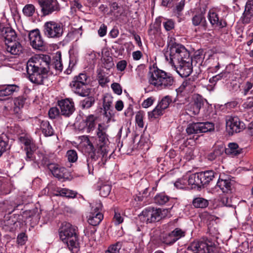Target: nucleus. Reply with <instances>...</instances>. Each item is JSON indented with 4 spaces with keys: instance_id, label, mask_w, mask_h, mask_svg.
Here are the masks:
<instances>
[{
    "instance_id": "5fc2aeb1",
    "label": "nucleus",
    "mask_w": 253,
    "mask_h": 253,
    "mask_svg": "<svg viewBox=\"0 0 253 253\" xmlns=\"http://www.w3.org/2000/svg\"><path fill=\"white\" fill-rule=\"evenodd\" d=\"M253 86V78H252L250 81L247 82L243 86V93L244 95H246L248 92Z\"/></svg>"
},
{
    "instance_id": "8fccbe9b",
    "label": "nucleus",
    "mask_w": 253,
    "mask_h": 253,
    "mask_svg": "<svg viewBox=\"0 0 253 253\" xmlns=\"http://www.w3.org/2000/svg\"><path fill=\"white\" fill-rule=\"evenodd\" d=\"M113 102V98L107 94L104 96L103 107L104 110L109 111Z\"/></svg>"
},
{
    "instance_id": "6e6552de",
    "label": "nucleus",
    "mask_w": 253,
    "mask_h": 253,
    "mask_svg": "<svg viewBox=\"0 0 253 253\" xmlns=\"http://www.w3.org/2000/svg\"><path fill=\"white\" fill-rule=\"evenodd\" d=\"M64 28L60 23L53 21L45 22L43 25V33L48 38L58 39L62 37Z\"/></svg>"
},
{
    "instance_id": "412c9836",
    "label": "nucleus",
    "mask_w": 253,
    "mask_h": 253,
    "mask_svg": "<svg viewBox=\"0 0 253 253\" xmlns=\"http://www.w3.org/2000/svg\"><path fill=\"white\" fill-rule=\"evenodd\" d=\"M19 90V86L15 84H6L0 87V100H6L5 97L11 95L14 92H17Z\"/></svg>"
},
{
    "instance_id": "e433bc0d",
    "label": "nucleus",
    "mask_w": 253,
    "mask_h": 253,
    "mask_svg": "<svg viewBox=\"0 0 253 253\" xmlns=\"http://www.w3.org/2000/svg\"><path fill=\"white\" fill-rule=\"evenodd\" d=\"M192 203L194 207L196 208H205L209 205L208 201L201 197L195 198L193 200Z\"/></svg>"
},
{
    "instance_id": "bf43d9fd",
    "label": "nucleus",
    "mask_w": 253,
    "mask_h": 253,
    "mask_svg": "<svg viewBox=\"0 0 253 253\" xmlns=\"http://www.w3.org/2000/svg\"><path fill=\"white\" fill-rule=\"evenodd\" d=\"M98 80L99 84L102 86L105 85L109 81L108 79L101 73H99L98 75Z\"/></svg>"
},
{
    "instance_id": "20e7f679",
    "label": "nucleus",
    "mask_w": 253,
    "mask_h": 253,
    "mask_svg": "<svg viewBox=\"0 0 253 253\" xmlns=\"http://www.w3.org/2000/svg\"><path fill=\"white\" fill-rule=\"evenodd\" d=\"M174 81L171 74L158 68L154 69L149 73V83L159 90L169 88Z\"/></svg>"
},
{
    "instance_id": "69168bd1",
    "label": "nucleus",
    "mask_w": 253,
    "mask_h": 253,
    "mask_svg": "<svg viewBox=\"0 0 253 253\" xmlns=\"http://www.w3.org/2000/svg\"><path fill=\"white\" fill-rule=\"evenodd\" d=\"M111 87L113 90L114 92L120 95L122 93V89L120 85L118 83H113L111 85Z\"/></svg>"
},
{
    "instance_id": "58836bf2",
    "label": "nucleus",
    "mask_w": 253,
    "mask_h": 253,
    "mask_svg": "<svg viewBox=\"0 0 253 253\" xmlns=\"http://www.w3.org/2000/svg\"><path fill=\"white\" fill-rule=\"evenodd\" d=\"M169 200V197L164 193L157 194L154 198V202L158 205L165 204Z\"/></svg>"
},
{
    "instance_id": "0e129e2a",
    "label": "nucleus",
    "mask_w": 253,
    "mask_h": 253,
    "mask_svg": "<svg viewBox=\"0 0 253 253\" xmlns=\"http://www.w3.org/2000/svg\"><path fill=\"white\" fill-rule=\"evenodd\" d=\"M163 25L167 31H170L174 28V23L172 20H168L163 23Z\"/></svg>"
},
{
    "instance_id": "4c0bfd02",
    "label": "nucleus",
    "mask_w": 253,
    "mask_h": 253,
    "mask_svg": "<svg viewBox=\"0 0 253 253\" xmlns=\"http://www.w3.org/2000/svg\"><path fill=\"white\" fill-rule=\"evenodd\" d=\"M185 110L188 115L193 116L198 114L200 109L191 101L185 106Z\"/></svg>"
},
{
    "instance_id": "ddd939ff",
    "label": "nucleus",
    "mask_w": 253,
    "mask_h": 253,
    "mask_svg": "<svg viewBox=\"0 0 253 253\" xmlns=\"http://www.w3.org/2000/svg\"><path fill=\"white\" fill-rule=\"evenodd\" d=\"M171 101L172 98L171 96L166 95L164 97L155 109L152 111L149 112V118L150 119L157 118L159 116L162 115L164 110L168 108Z\"/></svg>"
},
{
    "instance_id": "052dcab7",
    "label": "nucleus",
    "mask_w": 253,
    "mask_h": 253,
    "mask_svg": "<svg viewBox=\"0 0 253 253\" xmlns=\"http://www.w3.org/2000/svg\"><path fill=\"white\" fill-rule=\"evenodd\" d=\"M127 66V62L125 60H122L119 61L116 67L119 71H124L126 68Z\"/></svg>"
},
{
    "instance_id": "c85d7f7f",
    "label": "nucleus",
    "mask_w": 253,
    "mask_h": 253,
    "mask_svg": "<svg viewBox=\"0 0 253 253\" xmlns=\"http://www.w3.org/2000/svg\"><path fill=\"white\" fill-rule=\"evenodd\" d=\"M10 148L9 143V138L5 133L0 134V157L2 154L8 150Z\"/></svg>"
},
{
    "instance_id": "7ed1b4c3",
    "label": "nucleus",
    "mask_w": 253,
    "mask_h": 253,
    "mask_svg": "<svg viewBox=\"0 0 253 253\" xmlns=\"http://www.w3.org/2000/svg\"><path fill=\"white\" fill-rule=\"evenodd\" d=\"M60 239L73 252H76L79 247L78 227L69 222H63L59 229Z\"/></svg>"
},
{
    "instance_id": "9d476101",
    "label": "nucleus",
    "mask_w": 253,
    "mask_h": 253,
    "mask_svg": "<svg viewBox=\"0 0 253 253\" xmlns=\"http://www.w3.org/2000/svg\"><path fill=\"white\" fill-rule=\"evenodd\" d=\"M214 129V125L212 123L198 122L189 124L186 128V132L188 134H192L211 131Z\"/></svg>"
},
{
    "instance_id": "4be33fe9",
    "label": "nucleus",
    "mask_w": 253,
    "mask_h": 253,
    "mask_svg": "<svg viewBox=\"0 0 253 253\" xmlns=\"http://www.w3.org/2000/svg\"><path fill=\"white\" fill-rule=\"evenodd\" d=\"M187 174L188 184L191 186V188H200L203 186L200 172Z\"/></svg>"
},
{
    "instance_id": "13d9d810",
    "label": "nucleus",
    "mask_w": 253,
    "mask_h": 253,
    "mask_svg": "<svg viewBox=\"0 0 253 253\" xmlns=\"http://www.w3.org/2000/svg\"><path fill=\"white\" fill-rule=\"evenodd\" d=\"M135 121L138 126L142 128L144 126L143 124V116L140 113H138L135 116Z\"/></svg>"
},
{
    "instance_id": "c9c22d12",
    "label": "nucleus",
    "mask_w": 253,
    "mask_h": 253,
    "mask_svg": "<svg viewBox=\"0 0 253 253\" xmlns=\"http://www.w3.org/2000/svg\"><path fill=\"white\" fill-rule=\"evenodd\" d=\"M25 102V98L22 96H19L14 99V112L15 113L18 114L20 113L21 109L24 106Z\"/></svg>"
},
{
    "instance_id": "f704fd0d",
    "label": "nucleus",
    "mask_w": 253,
    "mask_h": 253,
    "mask_svg": "<svg viewBox=\"0 0 253 253\" xmlns=\"http://www.w3.org/2000/svg\"><path fill=\"white\" fill-rule=\"evenodd\" d=\"M203 185L208 184L214 177V172L212 170H207L200 172Z\"/></svg>"
},
{
    "instance_id": "b1692460",
    "label": "nucleus",
    "mask_w": 253,
    "mask_h": 253,
    "mask_svg": "<svg viewBox=\"0 0 253 253\" xmlns=\"http://www.w3.org/2000/svg\"><path fill=\"white\" fill-rule=\"evenodd\" d=\"M253 20V0H249L246 3L243 13V20L244 23H248Z\"/></svg>"
},
{
    "instance_id": "de8ad7c7",
    "label": "nucleus",
    "mask_w": 253,
    "mask_h": 253,
    "mask_svg": "<svg viewBox=\"0 0 253 253\" xmlns=\"http://www.w3.org/2000/svg\"><path fill=\"white\" fill-rule=\"evenodd\" d=\"M187 174L183 176V177L178 179L175 183L174 186L179 189L185 188L188 184Z\"/></svg>"
},
{
    "instance_id": "49530a36",
    "label": "nucleus",
    "mask_w": 253,
    "mask_h": 253,
    "mask_svg": "<svg viewBox=\"0 0 253 253\" xmlns=\"http://www.w3.org/2000/svg\"><path fill=\"white\" fill-rule=\"evenodd\" d=\"M122 245L121 242H117L110 245L106 251L105 253H120Z\"/></svg>"
},
{
    "instance_id": "7c9ffc66",
    "label": "nucleus",
    "mask_w": 253,
    "mask_h": 253,
    "mask_svg": "<svg viewBox=\"0 0 253 253\" xmlns=\"http://www.w3.org/2000/svg\"><path fill=\"white\" fill-rule=\"evenodd\" d=\"M41 128L42 133L45 136H51L54 134V130L47 121H42L41 122Z\"/></svg>"
},
{
    "instance_id": "680f3d73",
    "label": "nucleus",
    "mask_w": 253,
    "mask_h": 253,
    "mask_svg": "<svg viewBox=\"0 0 253 253\" xmlns=\"http://www.w3.org/2000/svg\"><path fill=\"white\" fill-rule=\"evenodd\" d=\"M50 66H52L55 70L59 72H61L63 69V66L60 59H56Z\"/></svg>"
},
{
    "instance_id": "473e14b6",
    "label": "nucleus",
    "mask_w": 253,
    "mask_h": 253,
    "mask_svg": "<svg viewBox=\"0 0 253 253\" xmlns=\"http://www.w3.org/2000/svg\"><path fill=\"white\" fill-rule=\"evenodd\" d=\"M192 21L193 25L195 26L200 25L204 29L206 28L207 21L202 13L195 15L192 18Z\"/></svg>"
},
{
    "instance_id": "f3484780",
    "label": "nucleus",
    "mask_w": 253,
    "mask_h": 253,
    "mask_svg": "<svg viewBox=\"0 0 253 253\" xmlns=\"http://www.w3.org/2000/svg\"><path fill=\"white\" fill-rule=\"evenodd\" d=\"M197 83L194 77H190L185 80L181 85L176 89L177 94L183 93H191L195 90Z\"/></svg>"
},
{
    "instance_id": "e2e57ef3",
    "label": "nucleus",
    "mask_w": 253,
    "mask_h": 253,
    "mask_svg": "<svg viewBox=\"0 0 253 253\" xmlns=\"http://www.w3.org/2000/svg\"><path fill=\"white\" fill-rule=\"evenodd\" d=\"M194 157V150L193 148H188L185 155V158L187 161H190Z\"/></svg>"
},
{
    "instance_id": "a19ab883",
    "label": "nucleus",
    "mask_w": 253,
    "mask_h": 253,
    "mask_svg": "<svg viewBox=\"0 0 253 253\" xmlns=\"http://www.w3.org/2000/svg\"><path fill=\"white\" fill-rule=\"evenodd\" d=\"M17 222V220L15 217L12 216L9 218L4 221V228L6 230L12 231L15 228V224Z\"/></svg>"
},
{
    "instance_id": "6e6d98bb",
    "label": "nucleus",
    "mask_w": 253,
    "mask_h": 253,
    "mask_svg": "<svg viewBox=\"0 0 253 253\" xmlns=\"http://www.w3.org/2000/svg\"><path fill=\"white\" fill-rule=\"evenodd\" d=\"M113 220L116 224H120L124 221V216L119 211H115Z\"/></svg>"
},
{
    "instance_id": "37998d69",
    "label": "nucleus",
    "mask_w": 253,
    "mask_h": 253,
    "mask_svg": "<svg viewBox=\"0 0 253 253\" xmlns=\"http://www.w3.org/2000/svg\"><path fill=\"white\" fill-rule=\"evenodd\" d=\"M23 13L26 16L30 17L35 12V7L33 4H26L23 8Z\"/></svg>"
},
{
    "instance_id": "603ef678",
    "label": "nucleus",
    "mask_w": 253,
    "mask_h": 253,
    "mask_svg": "<svg viewBox=\"0 0 253 253\" xmlns=\"http://www.w3.org/2000/svg\"><path fill=\"white\" fill-rule=\"evenodd\" d=\"M111 190V187L109 184H103L99 189L100 195L103 197H107Z\"/></svg>"
},
{
    "instance_id": "4468645a",
    "label": "nucleus",
    "mask_w": 253,
    "mask_h": 253,
    "mask_svg": "<svg viewBox=\"0 0 253 253\" xmlns=\"http://www.w3.org/2000/svg\"><path fill=\"white\" fill-rule=\"evenodd\" d=\"M102 208V205L100 202L96 203L94 207L92 206L91 211L89 213L87 219L89 224L96 226L102 220L103 215L100 212Z\"/></svg>"
},
{
    "instance_id": "bb28decb",
    "label": "nucleus",
    "mask_w": 253,
    "mask_h": 253,
    "mask_svg": "<svg viewBox=\"0 0 253 253\" xmlns=\"http://www.w3.org/2000/svg\"><path fill=\"white\" fill-rule=\"evenodd\" d=\"M6 50L13 55H18L21 53L22 47L18 42H6Z\"/></svg>"
},
{
    "instance_id": "f257e3e1",
    "label": "nucleus",
    "mask_w": 253,
    "mask_h": 253,
    "mask_svg": "<svg viewBox=\"0 0 253 253\" xmlns=\"http://www.w3.org/2000/svg\"><path fill=\"white\" fill-rule=\"evenodd\" d=\"M168 45L169 51L165 54L166 60L180 77L189 76L193 71L192 60L189 52L183 45L176 43L172 37H169Z\"/></svg>"
},
{
    "instance_id": "a211bd4d",
    "label": "nucleus",
    "mask_w": 253,
    "mask_h": 253,
    "mask_svg": "<svg viewBox=\"0 0 253 253\" xmlns=\"http://www.w3.org/2000/svg\"><path fill=\"white\" fill-rule=\"evenodd\" d=\"M96 120V117L93 115H89L79 124L78 128L81 130L89 133L95 128Z\"/></svg>"
},
{
    "instance_id": "1a4fd4ad",
    "label": "nucleus",
    "mask_w": 253,
    "mask_h": 253,
    "mask_svg": "<svg viewBox=\"0 0 253 253\" xmlns=\"http://www.w3.org/2000/svg\"><path fill=\"white\" fill-rule=\"evenodd\" d=\"M162 216V211L160 209L148 207L141 212L139 218L143 222L149 223L160 220Z\"/></svg>"
},
{
    "instance_id": "5701e85b",
    "label": "nucleus",
    "mask_w": 253,
    "mask_h": 253,
    "mask_svg": "<svg viewBox=\"0 0 253 253\" xmlns=\"http://www.w3.org/2000/svg\"><path fill=\"white\" fill-rule=\"evenodd\" d=\"M48 169L52 174L59 179L64 178L66 175L67 169L64 167H61L58 165L51 164L48 165Z\"/></svg>"
},
{
    "instance_id": "79ce46f5",
    "label": "nucleus",
    "mask_w": 253,
    "mask_h": 253,
    "mask_svg": "<svg viewBox=\"0 0 253 253\" xmlns=\"http://www.w3.org/2000/svg\"><path fill=\"white\" fill-rule=\"evenodd\" d=\"M95 99L93 97H89L84 99L80 102V106L83 109H88L94 103Z\"/></svg>"
},
{
    "instance_id": "dca6fc26",
    "label": "nucleus",
    "mask_w": 253,
    "mask_h": 253,
    "mask_svg": "<svg viewBox=\"0 0 253 253\" xmlns=\"http://www.w3.org/2000/svg\"><path fill=\"white\" fill-rule=\"evenodd\" d=\"M29 40L33 48L40 50L43 49L44 42L39 30H34L30 32Z\"/></svg>"
},
{
    "instance_id": "cd10ccee",
    "label": "nucleus",
    "mask_w": 253,
    "mask_h": 253,
    "mask_svg": "<svg viewBox=\"0 0 253 253\" xmlns=\"http://www.w3.org/2000/svg\"><path fill=\"white\" fill-rule=\"evenodd\" d=\"M225 153L228 155L232 157L236 156L241 154L242 149L239 147L238 145L235 143H230L227 148L224 147Z\"/></svg>"
},
{
    "instance_id": "864d4df0",
    "label": "nucleus",
    "mask_w": 253,
    "mask_h": 253,
    "mask_svg": "<svg viewBox=\"0 0 253 253\" xmlns=\"http://www.w3.org/2000/svg\"><path fill=\"white\" fill-rule=\"evenodd\" d=\"M66 157L70 162H75L78 159L77 152L74 150H70L67 152Z\"/></svg>"
},
{
    "instance_id": "f03ea898",
    "label": "nucleus",
    "mask_w": 253,
    "mask_h": 253,
    "mask_svg": "<svg viewBox=\"0 0 253 253\" xmlns=\"http://www.w3.org/2000/svg\"><path fill=\"white\" fill-rule=\"evenodd\" d=\"M50 57L44 54L36 55L29 59L27 71L30 81L38 84H47Z\"/></svg>"
},
{
    "instance_id": "2f4dec72",
    "label": "nucleus",
    "mask_w": 253,
    "mask_h": 253,
    "mask_svg": "<svg viewBox=\"0 0 253 253\" xmlns=\"http://www.w3.org/2000/svg\"><path fill=\"white\" fill-rule=\"evenodd\" d=\"M230 179H219L216 186L219 187L223 193H228L231 189Z\"/></svg>"
},
{
    "instance_id": "3c124183",
    "label": "nucleus",
    "mask_w": 253,
    "mask_h": 253,
    "mask_svg": "<svg viewBox=\"0 0 253 253\" xmlns=\"http://www.w3.org/2000/svg\"><path fill=\"white\" fill-rule=\"evenodd\" d=\"M4 179L0 177V196L9 194L11 190L8 188V185L3 183Z\"/></svg>"
},
{
    "instance_id": "f8f14e48",
    "label": "nucleus",
    "mask_w": 253,
    "mask_h": 253,
    "mask_svg": "<svg viewBox=\"0 0 253 253\" xmlns=\"http://www.w3.org/2000/svg\"><path fill=\"white\" fill-rule=\"evenodd\" d=\"M215 246L211 243L210 245L202 241H196L192 242L188 248V250L193 253H211L214 251Z\"/></svg>"
},
{
    "instance_id": "a878e982",
    "label": "nucleus",
    "mask_w": 253,
    "mask_h": 253,
    "mask_svg": "<svg viewBox=\"0 0 253 253\" xmlns=\"http://www.w3.org/2000/svg\"><path fill=\"white\" fill-rule=\"evenodd\" d=\"M208 18L210 23L213 26L222 28L226 25V22L222 20H219L217 14L215 12L209 11Z\"/></svg>"
},
{
    "instance_id": "9b49d317",
    "label": "nucleus",
    "mask_w": 253,
    "mask_h": 253,
    "mask_svg": "<svg viewBox=\"0 0 253 253\" xmlns=\"http://www.w3.org/2000/svg\"><path fill=\"white\" fill-rule=\"evenodd\" d=\"M226 127L229 133L240 132L245 129V125L237 116H227L226 118Z\"/></svg>"
},
{
    "instance_id": "09e8293b",
    "label": "nucleus",
    "mask_w": 253,
    "mask_h": 253,
    "mask_svg": "<svg viewBox=\"0 0 253 253\" xmlns=\"http://www.w3.org/2000/svg\"><path fill=\"white\" fill-rule=\"evenodd\" d=\"M191 102L201 109L204 104V99L201 95L198 94H194L192 96Z\"/></svg>"
},
{
    "instance_id": "c756f323",
    "label": "nucleus",
    "mask_w": 253,
    "mask_h": 253,
    "mask_svg": "<svg viewBox=\"0 0 253 253\" xmlns=\"http://www.w3.org/2000/svg\"><path fill=\"white\" fill-rule=\"evenodd\" d=\"M24 132L25 130L21 128L19 130H16L17 134H21L22 135L19 137L18 140L21 143L24 144L26 146V148H31V146L33 145L32 140L28 135L24 134Z\"/></svg>"
},
{
    "instance_id": "39448f33",
    "label": "nucleus",
    "mask_w": 253,
    "mask_h": 253,
    "mask_svg": "<svg viewBox=\"0 0 253 253\" xmlns=\"http://www.w3.org/2000/svg\"><path fill=\"white\" fill-rule=\"evenodd\" d=\"M89 83V77L84 73L75 76L70 83L72 90L81 96H87L90 92V89L87 85Z\"/></svg>"
},
{
    "instance_id": "393cba45",
    "label": "nucleus",
    "mask_w": 253,
    "mask_h": 253,
    "mask_svg": "<svg viewBox=\"0 0 253 253\" xmlns=\"http://www.w3.org/2000/svg\"><path fill=\"white\" fill-rule=\"evenodd\" d=\"M1 36L5 40V43L16 41L17 36L15 31L9 27L3 28Z\"/></svg>"
},
{
    "instance_id": "4d7b16f0",
    "label": "nucleus",
    "mask_w": 253,
    "mask_h": 253,
    "mask_svg": "<svg viewBox=\"0 0 253 253\" xmlns=\"http://www.w3.org/2000/svg\"><path fill=\"white\" fill-rule=\"evenodd\" d=\"M59 111L56 107L50 108L48 111V116L50 119H55L59 115Z\"/></svg>"
},
{
    "instance_id": "774afa93",
    "label": "nucleus",
    "mask_w": 253,
    "mask_h": 253,
    "mask_svg": "<svg viewBox=\"0 0 253 253\" xmlns=\"http://www.w3.org/2000/svg\"><path fill=\"white\" fill-rule=\"evenodd\" d=\"M107 27L104 24H102L100 26L98 30V34L100 37L105 36L107 33Z\"/></svg>"
},
{
    "instance_id": "72a5a7b5",
    "label": "nucleus",
    "mask_w": 253,
    "mask_h": 253,
    "mask_svg": "<svg viewBox=\"0 0 253 253\" xmlns=\"http://www.w3.org/2000/svg\"><path fill=\"white\" fill-rule=\"evenodd\" d=\"M224 152V147L222 145L217 146L212 152L209 154L208 159L210 161H213L221 156Z\"/></svg>"
},
{
    "instance_id": "2eb2a0df",
    "label": "nucleus",
    "mask_w": 253,
    "mask_h": 253,
    "mask_svg": "<svg viewBox=\"0 0 253 253\" xmlns=\"http://www.w3.org/2000/svg\"><path fill=\"white\" fill-rule=\"evenodd\" d=\"M40 4L44 15L50 14L58 11L59 7L56 0H36Z\"/></svg>"
},
{
    "instance_id": "0eeeda50",
    "label": "nucleus",
    "mask_w": 253,
    "mask_h": 253,
    "mask_svg": "<svg viewBox=\"0 0 253 253\" xmlns=\"http://www.w3.org/2000/svg\"><path fill=\"white\" fill-rule=\"evenodd\" d=\"M109 126L105 124H99L96 129V135L98 138V151L100 155L104 157L108 153L107 145L109 143L108 135L106 133Z\"/></svg>"
},
{
    "instance_id": "c03bdc74",
    "label": "nucleus",
    "mask_w": 253,
    "mask_h": 253,
    "mask_svg": "<svg viewBox=\"0 0 253 253\" xmlns=\"http://www.w3.org/2000/svg\"><path fill=\"white\" fill-rule=\"evenodd\" d=\"M229 73L227 71H223L219 74H217L209 80V82L211 84H215L219 80L222 79H227L228 77Z\"/></svg>"
},
{
    "instance_id": "423d86ee",
    "label": "nucleus",
    "mask_w": 253,
    "mask_h": 253,
    "mask_svg": "<svg viewBox=\"0 0 253 253\" xmlns=\"http://www.w3.org/2000/svg\"><path fill=\"white\" fill-rule=\"evenodd\" d=\"M82 145L86 147L89 157L86 159L88 171L89 174H92L94 169V165L96 163L99 157L100 152L96 151L89 138L86 136H83L82 138Z\"/></svg>"
},
{
    "instance_id": "338daca9",
    "label": "nucleus",
    "mask_w": 253,
    "mask_h": 253,
    "mask_svg": "<svg viewBox=\"0 0 253 253\" xmlns=\"http://www.w3.org/2000/svg\"><path fill=\"white\" fill-rule=\"evenodd\" d=\"M154 99L152 97H150L145 99L142 103V106L143 108H147L151 106L154 103Z\"/></svg>"
},
{
    "instance_id": "ea45409f",
    "label": "nucleus",
    "mask_w": 253,
    "mask_h": 253,
    "mask_svg": "<svg viewBox=\"0 0 253 253\" xmlns=\"http://www.w3.org/2000/svg\"><path fill=\"white\" fill-rule=\"evenodd\" d=\"M58 193L57 195L64 196L68 198H75L76 196L77 193L74 191L62 188L57 191Z\"/></svg>"
},
{
    "instance_id": "a18cd8bd",
    "label": "nucleus",
    "mask_w": 253,
    "mask_h": 253,
    "mask_svg": "<svg viewBox=\"0 0 253 253\" xmlns=\"http://www.w3.org/2000/svg\"><path fill=\"white\" fill-rule=\"evenodd\" d=\"M110 13L114 16H118L122 12V7L116 2L110 3Z\"/></svg>"
},
{
    "instance_id": "6ab92c4d",
    "label": "nucleus",
    "mask_w": 253,
    "mask_h": 253,
    "mask_svg": "<svg viewBox=\"0 0 253 253\" xmlns=\"http://www.w3.org/2000/svg\"><path fill=\"white\" fill-rule=\"evenodd\" d=\"M58 105L61 110V114L66 117L70 116L75 110L74 102L69 99L58 101Z\"/></svg>"
},
{
    "instance_id": "aec40b11",
    "label": "nucleus",
    "mask_w": 253,
    "mask_h": 253,
    "mask_svg": "<svg viewBox=\"0 0 253 253\" xmlns=\"http://www.w3.org/2000/svg\"><path fill=\"white\" fill-rule=\"evenodd\" d=\"M185 235L184 231L176 228L164 238V242L168 245L172 244Z\"/></svg>"
}]
</instances>
